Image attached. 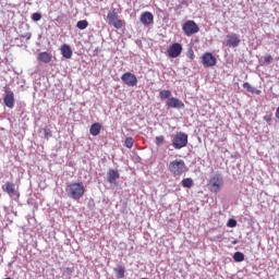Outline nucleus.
<instances>
[{"label": "nucleus", "instance_id": "1", "mask_svg": "<svg viewBox=\"0 0 279 279\" xmlns=\"http://www.w3.org/2000/svg\"><path fill=\"white\" fill-rule=\"evenodd\" d=\"M65 193L70 199H82L84 193H86V187L82 181L71 182L66 185Z\"/></svg>", "mask_w": 279, "mask_h": 279}, {"label": "nucleus", "instance_id": "2", "mask_svg": "<svg viewBox=\"0 0 279 279\" xmlns=\"http://www.w3.org/2000/svg\"><path fill=\"white\" fill-rule=\"evenodd\" d=\"M168 171L174 175V178L182 175L186 171V163L182 159H175L168 165Z\"/></svg>", "mask_w": 279, "mask_h": 279}, {"label": "nucleus", "instance_id": "3", "mask_svg": "<svg viewBox=\"0 0 279 279\" xmlns=\"http://www.w3.org/2000/svg\"><path fill=\"white\" fill-rule=\"evenodd\" d=\"M208 186L211 193H219V191L223 189V175L220 173L211 174L209 177Z\"/></svg>", "mask_w": 279, "mask_h": 279}, {"label": "nucleus", "instance_id": "4", "mask_svg": "<svg viewBox=\"0 0 279 279\" xmlns=\"http://www.w3.org/2000/svg\"><path fill=\"white\" fill-rule=\"evenodd\" d=\"M189 145V135L183 132H179L172 138V146L174 149H182Z\"/></svg>", "mask_w": 279, "mask_h": 279}, {"label": "nucleus", "instance_id": "5", "mask_svg": "<svg viewBox=\"0 0 279 279\" xmlns=\"http://www.w3.org/2000/svg\"><path fill=\"white\" fill-rule=\"evenodd\" d=\"M107 21L109 25H112L116 29H121L123 27V21L119 19V13H117V9H112L107 14Z\"/></svg>", "mask_w": 279, "mask_h": 279}, {"label": "nucleus", "instance_id": "6", "mask_svg": "<svg viewBox=\"0 0 279 279\" xmlns=\"http://www.w3.org/2000/svg\"><path fill=\"white\" fill-rule=\"evenodd\" d=\"M183 32L185 36H193V34H197L199 32V26L194 21H187L183 24Z\"/></svg>", "mask_w": 279, "mask_h": 279}, {"label": "nucleus", "instance_id": "7", "mask_svg": "<svg viewBox=\"0 0 279 279\" xmlns=\"http://www.w3.org/2000/svg\"><path fill=\"white\" fill-rule=\"evenodd\" d=\"M226 38L227 39L225 43L230 49H236V47L241 45V37L234 33L231 35H227Z\"/></svg>", "mask_w": 279, "mask_h": 279}, {"label": "nucleus", "instance_id": "8", "mask_svg": "<svg viewBox=\"0 0 279 279\" xmlns=\"http://www.w3.org/2000/svg\"><path fill=\"white\" fill-rule=\"evenodd\" d=\"M168 108H173L174 110H184V102L175 97H171L166 101Z\"/></svg>", "mask_w": 279, "mask_h": 279}, {"label": "nucleus", "instance_id": "9", "mask_svg": "<svg viewBox=\"0 0 279 279\" xmlns=\"http://www.w3.org/2000/svg\"><path fill=\"white\" fill-rule=\"evenodd\" d=\"M121 80L126 84V86H136L138 84V78H136V75L131 72L122 74Z\"/></svg>", "mask_w": 279, "mask_h": 279}, {"label": "nucleus", "instance_id": "10", "mask_svg": "<svg viewBox=\"0 0 279 279\" xmlns=\"http://www.w3.org/2000/svg\"><path fill=\"white\" fill-rule=\"evenodd\" d=\"M119 178H121V174L119 173L118 170L110 169L107 173V181L109 182V184H112L113 186L119 185V182H117Z\"/></svg>", "mask_w": 279, "mask_h": 279}, {"label": "nucleus", "instance_id": "11", "mask_svg": "<svg viewBox=\"0 0 279 279\" xmlns=\"http://www.w3.org/2000/svg\"><path fill=\"white\" fill-rule=\"evenodd\" d=\"M182 53V45L181 44H172L168 48V56L169 58H179V56Z\"/></svg>", "mask_w": 279, "mask_h": 279}, {"label": "nucleus", "instance_id": "12", "mask_svg": "<svg viewBox=\"0 0 279 279\" xmlns=\"http://www.w3.org/2000/svg\"><path fill=\"white\" fill-rule=\"evenodd\" d=\"M202 64L204 66H215V64H217V58H215V56H213V53L206 52L202 57Z\"/></svg>", "mask_w": 279, "mask_h": 279}, {"label": "nucleus", "instance_id": "13", "mask_svg": "<svg viewBox=\"0 0 279 279\" xmlns=\"http://www.w3.org/2000/svg\"><path fill=\"white\" fill-rule=\"evenodd\" d=\"M3 102L7 108H14V92L5 89Z\"/></svg>", "mask_w": 279, "mask_h": 279}, {"label": "nucleus", "instance_id": "14", "mask_svg": "<svg viewBox=\"0 0 279 279\" xmlns=\"http://www.w3.org/2000/svg\"><path fill=\"white\" fill-rule=\"evenodd\" d=\"M142 25H151L154 23V14L149 11L142 13L140 17Z\"/></svg>", "mask_w": 279, "mask_h": 279}, {"label": "nucleus", "instance_id": "15", "mask_svg": "<svg viewBox=\"0 0 279 279\" xmlns=\"http://www.w3.org/2000/svg\"><path fill=\"white\" fill-rule=\"evenodd\" d=\"M61 54L65 60H71L73 58V50L71 49V46L64 44L61 46Z\"/></svg>", "mask_w": 279, "mask_h": 279}, {"label": "nucleus", "instance_id": "16", "mask_svg": "<svg viewBox=\"0 0 279 279\" xmlns=\"http://www.w3.org/2000/svg\"><path fill=\"white\" fill-rule=\"evenodd\" d=\"M89 133L92 134V136H99V134H101V124L99 123L92 124L89 129Z\"/></svg>", "mask_w": 279, "mask_h": 279}, {"label": "nucleus", "instance_id": "17", "mask_svg": "<svg viewBox=\"0 0 279 279\" xmlns=\"http://www.w3.org/2000/svg\"><path fill=\"white\" fill-rule=\"evenodd\" d=\"M3 191H4V193H8V195H14V193L16 192V190L14 187V183L7 182L3 186Z\"/></svg>", "mask_w": 279, "mask_h": 279}, {"label": "nucleus", "instance_id": "18", "mask_svg": "<svg viewBox=\"0 0 279 279\" xmlns=\"http://www.w3.org/2000/svg\"><path fill=\"white\" fill-rule=\"evenodd\" d=\"M37 58L39 62H44V64H49V62H51V57L48 52H40Z\"/></svg>", "mask_w": 279, "mask_h": 279}, {"label": "nucleus", "instance_id": "19", "mask_svg": "<svg viewBox=\"0 0 279 279\" xmlns=\"http://www.w3.org/2000/svg\"><path fill=\"white\" fill-rule=\"evenodd\" d=\"M114 272H116V277L118 279H122L125 278V267L124 266H118L117 268H114Z\"/></svg>", "mask_w": 279, "mask_h": 279}, {"label": "nucleus", "instance_id": "20", "mask_svg": "<svg viewBox=\"0 0 279 279\" xmlns=\"http://www.w3.org/2000/svg\"><path fill=\"white\" fill-rule=\"evenodd\" d=\"M233 260H235V263H243L245 260V255L242 252H235L233 254Z\"/></svg>", "mask_w": 279, "mask_h": 279}, {"label": "nucleus", "instance_id": "21", "mask_svg": "<svg viewBox=\"0 0 279 279\" xmlns=\"http://www.w3.org/2000/svg\"><path fill=\"white\" fill-rule=\"evenodd\" d=\"M159 97L160 99L165 100V99H171V90L169 89H162L160 93H159Z\"/></svg>", "mask_w": 279, "mask_h": 279}, {"label": "nucleus", "instance_id": "22", "mask_svg": "<svg viewBox=\"0 0 279 279\" xmlns=\"http://www.w3.org/2000/svg\"><path fill=\"white\" fill-rule=\"evenodd\" d=\"M182 186L184 189H191V186H193V179H191V178L183 179Z\"/></svg>", "mask_w": 279, "mask_h": 279}, {"label": "nucleus", "instance_id": "23", "mask_svg": "<svg viewBox=\"0 0 279 279\" xmlns=\"http://www.w3.org/2000/svg\"><path fill=\"white\" fill-rule=\"evenodd\" d=\"M77 29H86L88 27V21L86 20H81L76 23Z\"/></svg>", "mask_w": 279, "mask_h": 279}, {"label": "nucleus", "instance_id": "24", "mask_svg": "<svg viewBox=\"0 0 279 279\" xmlns=\"http://www.w3.org/2000/svg\"><path fill=\"white\" fill-rule=\"evenodd\" d=\"M124 145H125V147H128V149H132V147H134V138L126 137Z\"/></svg>", "mask_w": 279, "mask_h": 279}, {"label": "nucleus", "instance_id": "25", "mask_svg": "<svg viewBox=\"0 0 279 279\" xmlns=\"http://www.w3.org/2000/svg\"><path fill=\"white\" fill-rule=\"evenodd\" d=\"M63 276L71 278V276H73V268L72 267H68L63 270Z\"/></svg>", "mask_w": 279, "mask_h": 279}, {"label": "nucleus", "instance_id": "26", "mask_svg": "<svg viewBox=\"0 0 279 279\" xmlns=\"http://www.w3.org/2000/svg\"><path fill=\"white\" fill-rule=\"evenodd\" d=\"M155 143H156V145H158V146L162 145V143H165V136H162V135L157 136V137L155 138Z\"/></svg>", "mask_w": 279, "mask_h": 279}, {"label": "nucleus", "instance_id": "27", "mask_svg": "<svg viewBox=\"0 0 279 279\" xmlns=\"http://www.w3.org/2000/svg\"><path fill=\"white\" fill-rule=\"evenodd\" d=\"M228 228H236V220L230 218L227 222Z\"/></svg>", "mask_w": 279, "mask_h": 279}, {"label": "nucleus", "instance_id": "28", "mask_svg": "<svg viewBox=\"0 0 279 279\" xmlns=\"http://www.w3.org/2000/svg\"><path fill=\"white\" fill-rule=\"evenodd\" d=\"M43 19V15L40 13H33L32 20L35 21V23H38Z\"/></svg>", "mask_w": 279, "mask_h": 279}, {"label": "nucleus", "instance_id": "29", "mask_svg": "<svg viewBox=\"0 0 279 279\" xmlns=\"http://www.w3.org/2000/svg\"><path fill=\"white\" fill-rule=\"evenodd\" d=\"M264 62H265V64H271V62H274V57H271V54H267L264 58Z\"/></svg>", "mask_w": 279, "mask_h": 279}, {"label": "nucleus", "instance_id": "30", "mask_svg": "<svg viewBox=\"0 0 279 279\" xmlns=\"http://www.w3.org/2000/svg\"><path fill=\"white\" fill-rule=\"evenodd\" d=\"M252 85L250 84V83H244L243 84V88H245L246 90H248V93H251L252 92Z\"/></svg>", "mask_w": 279, "mask_h": 279}, {"label": "nucleus", "instance_id": "31", "mask_svg": "<svg viewBox=\"0 0 279 279\" xmlns=\"http://www.w3.org/2000/svg\"><path fill=\"white\" fill-rule=\"evenodd\" d=\"M264 121H266V123H271V113L264 116Z\"/></svg>", "mask_w": 279, "mask_h": 279}, {"label": "nucleus", "instance_id": "32", "mask_svg": "<svg viewBox=\"0 0 279 279\" xmlns=\"http://www.w3.org/2000/svg\"><path fill=\"white\" fill-rule=\"evenodd\" d=\"M251 93L255 95H260V89H257L256 87H251Z\"/></svg>", "mask_w": 279, "mask_h": 279}, {"label": "nucleus", "instance_id": "33", "mask_svg": "<svg viewBox=\"0 0 279 279\" xmlns=\"http://www.w3.org/2000/svg\"><path fill=\"white\" fill-rule=\"evenodd\" d=\"M22 38H26V40H29L32 38V33H26L22 35Z\"/></svg>", "mask_w": 279, "mask_h": 279}, {"label": "nucleus", "instance_id": "34", "mask_svg": "<svg viewBox=\"0 0 279 279\" xmlns=\"http://www.w3.org/2000/svg\"><path fill=\"white\" fill-rule=\"evenodd\" d=\"M46 136H51V131H45Z\"/></svg>", "mask_w": 279, "mask_h": 279}]
</instances>
